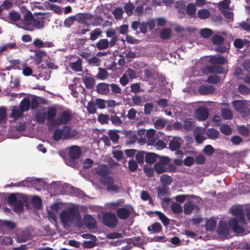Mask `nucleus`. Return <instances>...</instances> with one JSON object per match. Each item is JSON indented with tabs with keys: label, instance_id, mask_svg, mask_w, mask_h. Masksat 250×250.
Segmentation results:
<instances>
[{
	"label": "nucleus",
	"instance_id": "4468645a",
	"mask_svg": "<svg viewBox=\"0 0 250 250\" xmlns=\"http://www.w3.org/2000/svg\"><path fill=\"white\" fill-rule=\"evenodd\" d=\"M29 182V186H32L38 191H41L42 189H44L47 187V183L41 179H31Z\"/></svg>",
	"mask_w": 250,
	"mask_h": 250
},
{
	"label": "nucleus",
	"instance_id": "4d7b16f0",
	"mask_svg": "<svg viewBox=\"0 0 250 250\" xmlns=\"http://www.w3.org/2000/svg\"><path fill=\"white\" fill-rule=\"evenodd\" d=\"M230 2V0H223L222 1H221L219 3L218 7L221 11L224 10L228 9L229 8Z\"/></svg>",
	"mask_w": 250,
	"mask_h": 250
},
{
	"label": "nucleus",
	"instance_id": "5701e85b",
	"mask_svg": "<svg viewBox=\"0 0 250 250\" xmlns=\"http://www.w3.org/2000/svg\"><path fill=\"white\" fill-rule=\"evenodd\" d=\"M167 189L165 188H159L158 189V196L161 202L165 203H169L170 198L167 197Z\"/></svg>",
	"mask_w": 250,
	"mask_h": 250
},
{
	"label": "nucleus",
	"instance_id": "6e6d98bb",
	"mask_svg": "<svg viewBox=\"0 0 250 250\" xmlns=\"http://www.w3.org/2000/svg\"><path fill=\"white\" fill-rule=\"evenodd\" d=\"M110 118L107 114H101L98 116V121L102 125L108 124Z\"/></svg>",
	"mask_w": 250,
	"mask_h": 250
},
{
	"label": "nucleus",
	"instance_id": "7ed1b4c3",
	"mask_svg": "<svg viewBox=\"0 0 250 250\" xmlns=\"http://www.w3.org/2000/svg\"><path fill=\"white\" fill-rule=\"evenodd\" d=\"M78 135V132L75 129H71L69 126L64 125L62 128L56 129L53 134V139L55 141H59L61 139L64 140L74 138Z\"/></svg>",
	"mask_w": 250,
	"mask_h": 250
},
{
	"label": "nucleus",
	"instance_id": "c03bdc74",
	"mask_svg": "<svg viewBox=\"0 0 250 250\" xmlns=\"http://www.w3.org/2000/svg\"><path fill=\"white\" fill-rule=\"evenodd\" d=\"M196 8L194 3H190L188 4L186 12L188 15L190 17H193L195 15Z\"/></svg>",
	"mask_w": 250,
	"mask_h": 250
},
{
	"label": "nucleus",
	"instance_id": "f3484780",
	"mask_svg": "<svg viewBox=\"0 0 250 250\" xmlns=\"http://www.w3.org/2000/svg\"><path fill=\"white\" fill-rule=\"evenodd\" d=\"M57 114V110L55 107H51L48 108L46 114V120L51 126H55L54 121L56 120L55 118Z\"/></svg>",
	"mask_w": 250,
	"mask_h": 250
},
{
	"label": "nucleus",
	"instance_id": "603ef678",
	"mask_svg": "<svg viewBox=\"0 0 250 250\" xmlns=\"http://www.w3.org/2000/svg\"><path fill=\"white\" fill-rule=\"evenodd\" d=\"M200 34L204 38H209L212 35L213 32L211 29L205 28L200 30Z\"/></svg>",
	"mask_w": 250,
	"mask_h": 250
},
{
	"label": "nucleus",
	"instance_id": "49530a36",
	"mask_svg": "<svg viewBox=\"0 0 250 250\" xmlns=\"http://www.w3.org/2000/svg\"><path fill=\"white\" fill-rule=\"evenodd\" d=\"M35 118L39 124H42L46 119V114L45 112H39L36 114Z\"/></svg>",
	"mask_w": 250,
	"mask_h": 250
},
{
	"label": "nucleus",
	"instance_id": "f03ea898",
	"mask_svg": "<svg viewBox=\"0 0 250 250\" xmlns=\"http://www.w3.org/2000/svg\"><path fill=\"white\" fill-rule=\"evenodd\" d=\"M7 203H42L40 197L24 193H11L7 197Z\"/></svg>",
	"mask_w": 250,
	"mask_h": 250
},
{
	"label": "nucleus",
	"instance_id": "0e129e2a",
	"mask_svg": "<svg viewBox=\"0 0 250 250\" xmlns=\"http://www.w3.org/2000/svg\"><path fill=\"white\" fill-rule=\"evenodd\" d=\"M246 42L247 41L245 40H243L241 39H236L234 41L233 44L236 48L241 49L244 47Z\"/></svg>",
	"mask_w": 250,
	"mask_h": 250
},
{
	"label": "nucleus",
	"instance_id": "423d86ee",
	"mask_svg": "<svg viewBox=\"0 0 250 250\" xmlns=\"http://www.w3.org/2000/svg\"><path fill=\"white\" fill-rule=\"evenodd\" d=\"M51 187L54 189V193L51 192L49 196L50 197H54V199L56 200L54 203H63L60 201L61 199L59 197L60 195L65 194L66 193V189L64 186L59 183L55 182L52 183Z\"/></svg>",
	"mask_w": 250,
	"mask_h": 250
},
{
	"label": "nucleus",
	"instance_id": "0eeeda50",
	"mask_svg": "<svg viewBox=\"0 0 250 250\" xmlns=\"http://www.w3.org/2000/svg\"><path fill=\"white\" fill-rule=\"evenodd\" d=\"M158 161L154 165V169L158 174L165 172L166 166L169 164L170 159L167 156H158Z\"/></svg>",
	"mask_w": 250,
	"mask_h": 250
},
{
	"label": "nucleus",
	"instance_id": "58836bf2",
	"mask_svg": "<svg viewBox=\"0 0 250 250\" xmlns=\"http://www.w3.org/2000/svg\"><path fill=\"white\" fill-rule=\"evenodd\" d=\"M0 226L2 228H6L11 230L16 228L15 223L8 220H0Z\"/></svg>",
	"mask_w": 250,
	"mask_h": 250
},
{
	"label": "nucleus",
	"instance_id": "c9c22d12",
	"mask_svg": "<svg viewBox=\"0 0 250 250\" xmlns=\"http://www.w3.org/2000/svg\"><path fill=\"white\" fill-rule=\"evenodd\" d=\"M82 59L79 58L76 62L70 64V68L76 72H79L82 70Z\"/></svg>",
	"mask_w": 250,
	"mask_h": 250
},
{
	"label": "nucleus",
	"instance_id": "393cba45",
	"mask_svg": "<svg viewBox=\"0 0 250 250\" xmlns=\"http://www.w3.org/2000/svg\"><path fill=\"white\" fill-rule=\"evenodd\" d=\"M8 62L9 65L6 67V70H10L11 69H21V61L20 60H9Z\"/></svg>",
	"mask_w": 250,
	"mask_h": 250
},
{
	"label": "nucleus",
	"instance_id": "a19ab883",
	"mask_svg": "<svg viewBox=\"0 0 250 250\" xmlns=\"http://www.w3.org/2000/svg\"><path fill=\"white\" fill-rule=\"evenodd\" d=\"M222 118L225 120H230L233 117L232 111L228 108H224L221 110Z\"/></svg>",
	"mask_w": 250,
	"mask_h": 250
},
{
	"label": "nucleus",
	"instance_id": "de8ad7c7",
	"mask_svg": "<svg viewBox=\"0 0 250 250\" xmlns=\"http://www.w3.org/2000/svg\"><path fill=\"white\" fill-rule=\"evenodd\" d=\"M124 9L127 15L130 16L133 14L134 6L132 3L128 2L124 5Z\"/></svg>",
	"mask_w": 250,
	"mask_h": 250
},
{
	"label": "nucleus",
	"instance_id": "4be33fe9",
	"mask_svg": "<svg viewBox=\"0 0 250 250\" xmlns=\"http://www.w3.org/2000/svg\"><path fill=\"white\" fill-rule=\"evenodd\" d=\"M81 153L82 152L80 147L74 146L70 147L68 157L72 159L76 158L78 159L81 156Z\"/></svg>",
	"mask_w": 250,
	"mask_h": 250
},
{
	"label": "nucleus",
	"instance_id": "a18cd8bd",
	"mask_svg": "<svg viewBox=\"0 0 250 250\" xmlns=\"http://www.w3.org/2000/svg\"><path fill=\"white\" fill-rule=\"evenodd\" d=\"M198 17L201 19H206L208 18L210 15V12L206 9H202L197 12Z\"/></svg>",
	"mask_w": 250,
	"mask_h": 250
},
{
	"label": "nucleus",
	"instance_id": "338daca9",
	"mask_svg": "<svg viewBox=\"0 0 250 250\" xmlns=\"http://www.w3.org/2000/svg\"><path fill=\"white\" fill-rule=\"evenodd\" d=\"M238 89L239 92L244 95L249 94L250 92V89L243 84H240Z\"/></svg>",
	"mask_w": 250,
	"mask_h": 250
},
{
	"label": "nucleus",
	"instance_id": "a211bd4d",
	"mask_svg": "<svg viewBox=\"0 0 250 250\" xmlns=\"http://www.w3.org/2000/svg\"><path fill=\"white\" fill-rule=\"evenodd\" d=\"M95 173L101 177V178L107 177V175L110 173V170L108 167L105 165H101L95 168Z\"/></svg>",
	"mask_w": 250,
	"mask_h": 250
},
{
	"label": "nucleus",
	"instance_id": "6ab92c4d",
	"mask_svg": "<svg viewBox=\"0 0 250 250\" xmlns=\"http://www.w3.org/2000/svg\"><path fill=\"white\" fill-rule=\"evenodd\" d=\"M147 214L150 216H153V214H156L159 219L162 221V223L165 226H167L169 224V219L162 212L159 211H148L146 212Z\"/></svg>",
	"mask_w": 250,
	"mask_h": 250
},
{
	"label": "nucleus",
	"instance_id": "7c9ffc66",
	"mask_svg": "<svg viewBox=\"0 0 250 250\" xmlns=\"http://www.w3.org/2000/svg\"><path fill=\"white\" fill-rule=\"evenodd\" d=\"M158 156V155L154 153H146L145 156V161L147 164H153L156 162Z\"/></svg>",
	"mask_w": 250,
	"mask_h": 250
},
{
	"label": "nucleus",
	"instance_id": "774afa93",
	"mask_svg": "<svg viewBox=\"0 0 250 250\" xmlns=\"http://www.w3.org/2000/svg\"><path fill=\"white\" fill-rule=\"evenodd\" d=\"M145 154V152L144 151L140 150L137 152L136 154V159L139 164H142L144 163Z\"/></svg>",
	"mask_w": 250,
	"mask_h": 250
},
{
	"label": "nucleus",
	"instance_id": "f8f14e48",
	"mask_svg": "<svg viewBox=\"0 0 250 250\" xmlns=\"http://www.w3.org/2000/svg\"><path fill=\"white\" fill-rule=\"evenodd\" d=\"M218 234L222 238H227L229 234V228L226 222L221 221L217 229Z\"/></svg>",
	"mask_w": 250,
	"mask_h": 250
},
{
	"label": "nucleus",
	"instance_id": "37998d69",
	"mask_svg": "<svg viewBox=\"0 0 250 250\" xmlns=\"http://www.w3.org/2000/svg\"><path fill=\"white\" fill-rule=\"evenodd\" d=\"M108 135L110 140L113 143H117L119 141L120 136L115 130H110L108 132Z\"/></svg>",
	"mask_w": 250,
	"mask_h": 250
},
{
	"label": "nucleus",
	"instance_id": "680f3d73",
	"mask_svg": "<svg viewBox=\"0 0 250 250\" xmlns=\"http://www.w3.org/2000/svg\"><path fill=\"white\" fill-rule=\"evenodd\" d=\"M166 124L167 122L164 120L158 119L154 123V125L156 129H161L166 126Z\"/></svg>",
	"mask_w": 250,
	"mask_h": 250
},
{
	"label": "nucleus",
	"instance_id": "13d9d810",
	"mask_svg": "<svg viewBox=\"0 0 250 250\" xmlns=\"http://www.w3.org/2000/svg\"><path fill=\"white\" fill-rule=\"evenodd\" d=\"M123 13L124 11L121 7H117L112 12V14L114 15V16L116 20L121 19L123 17Z\"/></svg>",
	"mask_w": 250,
	"mask_h": 250
},
{
	"label": "nucleus",
	"instance_id": "c756f323",
	"mask_svg": "<svg viewBox=\"0 0 250 250\" xmlns=\"http://www.w3.org/2000/svg\"><path fill=\"white\" fill-rule=\"evenodd\" d=\"M208 62L212 64H223L225 62V59L223 56H211Z\"/></svg>",
	"mask_w": 250,
	"mask_h": 250
},
{
	"label": "nucleus",
	"instance_id": "864d4df0",
	"mask_svg": "<svg viewBox=\"0 0 250 250\" xmlns=\"http://www.w3.org/2000/svg\"><path fill=\"white\" fill-rule=\"evenodd\" d=\"M181 147L180 143L175 140H172L169 144V148L171 150L175 151L178 150Z\"/></svg>",
	"mask_w": 250,
	"mask_h": 250
},
{
	"label": "nucleus",
	"instance_id": "ea45409f",
	"mask_svg": "<svg viewBox=\"0 0 250 250\" xmlns=\"http://www.w3.org/2000/svg\"><path fill=\"white\" fill-rule=\"evenodd\" d=\"M99 72L96 75V78L101 80H104L107 78L108 73L105 69L99 67Z\"/></svg>",
	"mask_w": 250,
	"mask_h": 250
},
{
	"label": "nucleus",
	"instance_id": "c85d7f7f",
	"mask_svg": "<svg viewBox=\"0 0 250 250\" xmlns=\"http://www.w3.org/2000/svg\"><path fill=\"white\" fill-rule=\"evenodd\" d=\"M195 122L191 118H186L183 122V128L187 131H189L192 130L195 125Z\"/></svg>",
	"mask_w": 250,
	"mask_h": 250
},
{
	"label": "nucleus",
	"instance_id": "cd10ccee",
	"mask_svg": "<svg viewBox=\"0 0 250 250\" xmlns=\"http://www.w3.org/2000/svg\"><path fill=\"white\" fill-rule=\"evenodd\" d=\"M34 16H33L30 11H28L24 15L22 23L24 25L29 26L31 25Z\"/></svg>",
	"mask_w": 250,
	"mask_h": 250
},
{
	"label": "nucleus",
	"instance_id": "2eb2a0df",
	"mask_svg": "<svg viewBox=\"0 0 250 250\" xmlns=\"http://www.w3.org/2000/svg\"><path fill=\"white\" fill-rule=\"evenodd\" d=\"M195 115L198 120L203 121L208 118L209 113L206 108L204 107H199L196 111Z\"/></svg>",
	"mask_w": 250,
	"mask_h": 250
},
{
	"label": "nucleus",
	"instance_id": "2f4dec72",
	"mask_svg": "<svg viewBox=\"0 0 250 250\" xmlns=\"http://www.w3.org/2000/svg\"><path fill=\"white\" fill-rule=\"evenodd\" d=\"M83 82L85 87L89 89H92L95 84V79L90 77H85L83 79Z\"/></svg>",
	"mask_w": 250,
	"mask_h": 250
},
{
	"label": "nucleus",
	"instance_id": "69168bd1",
	"mask_svg": "<svg viewBox=\"0 0 250 250\" xmlns=\"http://www.w3.org/2000/svg\"><path fill=\"white\" fill-rule=\"evenodd\" d=\"M170 29L164 28L161 32L160 37L163 40L168 39L170 37Z\"/></svg>",
	"mask_w": 250,
	"mask_h": 250
},
{
	"label": "nucleus",
	"instance_id": "aec40b11",
	"mask_svg": "<svg viewBox=\"0 0 250 250\" xmlns=\"http://www.w3.org/2000/svg\"><path fill=\"white\" fill-rule=\"evenodd\" d=\"M96 92L101 95H106L109 92V84L105 83H100L96 86Z\"/></svg>",
	"mask_w": 250,
	"mask_h": 250
},
{
	"label": "nucleus",
	"instance_id": "6e6552de",
	"mask_svg": "<svg viewBox=\"0 0 250 250\" xmlns=\"http://www.w3.org/2000/svg\"><path fill=\"white\" fill-rule=\"evenodd\" d=\"M102 223L108 228H114L118 223V219L114 213L107 212L103 215Z\"/></svg>",
	"mask_w": 250,
	"mask_h": 250
},
{
	"label": "nucleus",
	"instance_id": "4c0bfd02",
	"mask_svg": "<svg viewBox=\"0 0 250 250\" xmlns=\"http://www.w3.org/2000/svg\"><path fill=\"white\" fill-rule=\"evenodd\" d=\"M160 182L163 186H167L171 184L172 179L171 176L165 174L161 176Z\"/></svg>",
	"mask_w": 250,
	"mask_h": 250
},
{
	"label": "nucleus",
	"instance_id": "e433bc0d",
	"mask_svg": "<svg viewBox=\"0 0 250 250\" xmlns=\"http://www.w3.org/2000/svg\"><path fill=\"white\" fill-rule=\"evenodd\" d=\"M207 134L208 138L215 140L219 137V132L214 128H208L207 130Z\"/></svg>",
	"mask_w": 250,
	"mask_h": 250
},
{
	"label": "nucleus",
	"instance_id": "9b49d317",
	"mask_svg": "<svg viewBox=\"0 0 250 250\" xmlns=\"http://www.w3.org/2000/svg\"><path fill=\"white\" fill-rule=\"evenodd\" d=\"M199 198L192 195L180 194L175 197V200L177 202L182 203L187 200L186 203H196L199 202Z\"/></svg>",
	"mask_w": 250,
	"mask_h": 250
},
{
	"label": "nucleus",
	"instance_id": "a878e982",
	"mask_svg": "<svg viewBox=\"0 0 250 250\" xmlns=\"http://www.w3.org/2000/svg\"><path fill=\"white\" fill-rule=\"evenodd\" d=\"M11 113L9 116L10 118H12L14 120H16L22 116L23 112L21 110V108L18 106L12 107Z\"/></svg>",
	"mask_w": 250,
	"mask_h": 250
},
{
	"label": "nucleus",
	"instance_id": "9d476101",
	"mask_svg": "<svg viewBox=\"0 0 250 250\" xmlns=\"http://www.w3.org/2000/svg\"><path fill=\"white\" fill-rule=\"evenodd\" d=\"M234 109L242 116L245 117L250 113V109L246 104L242 100L233 101L232 103Z\"/></svg>",
	"mask_w": 250,
	"mask_h": 250
},
{
	"label": "nucleus",
	"instance_id": "f257e3e1",
	"mask_svg": "<svg viewBox=\"0 0 250 250\" xmlns=\"http://www.w3.org/2000/svg\"><path fill=\"white\" fill-rule=\"evenodd\" d=\"M230 211L231 214L236 218H231L229 220L228 222L229 227L236 234H243L245 231L244 227L239 225V222L243 225L247 224L243 209L239 206H233L230 208Z\"/></svg>",
	"mask_w": 250,
	"mask_h": 250
},
{
	"label": "nucleus",
	"instance_id": "3c124183",
	"mask_svg": "<svg viewBox=\"0 0 250 250\" xmlns=\"http://www.w3.org/2000/svg\"><path fill=\"white\" fill-rule=\"evenodd\" d=\"M220 129L221 132L226 135H229L232 133L231 128L229 125L227 124H223L221 125Z\"/></svg>",
	"mask_w": 250,
	"mask_h": 250
},
{
	"label": "nucleus",
	"instance_id": "20e7f679",
	"mask_svg": "<svg viewBox=\"0 0 250 250\" xmlns=\"http://www.w3.org/2000/svg\"><path fill=\"white\" fill-rule=\"evenodd\" d=\"M114 179L108 176L104 178H100V183L104 186L106 187V190L111 193H117L122 188V183L121 182L115 184Z\"/></svg>",
	"mask_w": 250,
	"mask_h": 250
},
{
	"label": "nucleus",
	"instance_id": "1a4fd4ad",
	"mask_svg": "<svg viewBox=\"0 0 250 250\" xmlns=\"http://www.w3.org/2000/svg\"><path fill=\"white\" fill-rule=\"evenodd\" d=\"M72 119V113L70 110H63L54 121L55 126L67 124Z\"/></svg>",
	"mask_w": 250,
	"mask_h": 250
},
{
	"label": "nucleus",
	"instance_id": "b1692460",
	"mask_svg": "<svg viewBox=\"0 0 250 250\" xmlns=\"http://www.w3.org/2000/svg\"><path fill=\"white\" fill-rule=\"evenodd\" d=\"M84 223L85 226L90 229H95L97 225L95 219L89 215H87L84 217Z\"/></svg>",
	"mask_w": 250,
	"mask_h": 250
},
{
	"label": "nucleus",
	"instance_id": "052dcab7",
	"mask_svg": "<svg viewBox=\"0 0 250 250\" xmlns=\"http://www.w3.org/2000/svg\"><path fill=\"white\" fill-rule=\"evenodd\" d=\"M176 7L179 13L185 14L186 10V4L183 1H179L176 2Z\"/></svg>",
	"mask_w": 250,
	"mask_h": 250
},
{
	"label": "nucleus",
	"instance_id": "79ce46f5",
	"mask_svg": "<svg viewBox=\"0 0 250 250\" xmlns=\"http://www.w3.org/2000/svg\"><path fill=\"white\" fill-rule=\"evenodd\" d=\"M216 221L213 219H210L206 223V228L208 231H213L216 228Z\"/></svg>",
	"mask_w": 250,
	"mask_h": 250
},
{
	"label": "nucleus",
	"instance_id": "8fccbe9b",
	"mask_svg": "<svg viewBox=\"0 0 250 250\" xmlns=\"http://www.w3.org/2000/svg\"><path fill=\"white\" fill-rule=\"evenodd\" d=\"M130 91L135 94L143 92V90L141 89L140 83H133L130 85Z\"/></svg>",
	"mask_w": 250,
	"mask_h": 250
},
{
	"label": "nucleus",
	"instance_id": "473e14b6",
	"mask_svg": "<svg viewBox=\"0 0 250 250\" xmlns=\"http://www.w3.org/2000/svg\"><path fill=\"white\" fill-rule=\"evenodd\" d=\"M96 47L99 50L106 49L109 47V42L107 39H101L96 44Z\"/></svg>",
	"mask_w": 250,
	"mask_h": 250
},
{
	"label": "nucleus",
	"instance_id": "e2e57ef3",
	"mask_svg": "<svg viewBox=\"0 0 250 250\" xmlns=\"http://www.w3.org/2000/svg\"><path fill=\"white\" fill-rule=\"evenodd\" d=\"M95 104L97 107L101 109H104L106 107V101L103 99H96Z\"/></svg>",
	"mask_w": 250,
	"mask_h": 250
},
{
	"label": "nucleus",
	"instance_id": "39448f33",
	"mask_svg": "<svg viewBox=\"0 0 250 250\" xmlns=\"http://www.w3.org/2000/svg\"><path fill=\"white\" fill-rule=\"evenodd\" d=\"M78 217H80V213L77 209L74 208H70L67 211L63 210L60 213V219L64 224L71 222Z\"/></svg>",
	"mask_w": 250,
	"mask_h": 250
},
{
	"label": "nucleus",
	"instance_id": "dca6fc26",
	"mask_svg": "<svg viewBox=\"0 0 250 250\" xmlns=\"http://www.w3.org/2000/svg\"><path fill=\"white\" fill-rule=\"evenodd\" d=\"M93 17V15L90 13H79L77 15V19L76 18V19L79 23L86 24V25L89 27L90 24L89 23H87V21L91 20Z\"/></svg>",
	"mask_w": 250,
	"mask_h": 250
},
{
	"label": "nucleus",
	"instance_id": "f704fd0d",
	"mask_svg": "<svg viewBox=\"0 0 250 250\" xmlns=\"http://www.w3.org/2000/svg\"><path fill=\"white\" fill-rule=\"evenodd\" d=\"M147 230L149 231H152L153 233H158L162 231V227L159 223L156 222L148 227Z\"/></svg>",
	"mask_w": 250,
	"mask_h": 250
},
{
	"label": "nucleus",
	"instance_id": "72a5a7b5",
	"mask_svg": "<svg viewBox=\"0 0 250 250\" xmlns=\"http://www.w3.org/2000/svg\"><path fill=\"white\" fill-rule=\"evenodd\" d=\"M21 108L22 111L25 112L29 110L30 106V100L28 98H24L21 102L20 106H18Z\"/></svg>",
	"mask_w": 250,
	"mask_h": 250
},
{
	"label": "nucleus",
	"instance_id": "412c9836",
	"mask_svg": "<svg viewBox=\"0 0 250 250\" xmlns=\"http://www.w3.org/2000/svg\"><path fill=\"white\" fill-rule=\"evenodd\" d=\"M215 88L211 85H202L199 87L198 91L202 95H208L213 94Z\"/></svg>",
	"mask_w": 250,
	"mask_h": 250
},
{
	"label": "nucleus",
	"instance_id": "09e8293b",
	"mask_svg": "<svg viewBox=\"0 0 250 250\" xmlns=\"http://www.w3.org/2000/svg\"><path fill=\"white\" fill-rule=\"evenodd\" d=\"M212 42L214 45L222 44L224 42V38L219 35H214L211 39Z\"/></svg>",
	"mask_w": 250,
	"mask_h": 250
},
{
	"label": "nucleus",
	"instance_id": "ddd939ff",
	"mask_svg": "<svg viewBox=\"0 0 250 250\" xmlns=\"http://www.w3.org/2000/svg\"><path fill=\"white\" fill-rule=\"evenodd\" d=\"M44 15L42 13L37 14L34 18L32 25L37 29H42L44 26Z\"/></svg>",
	"mask_w": 250,
	"mask_h": 250
},
{
	"label": "nucleus",
	"instance_id": "5fc2aeb1",
	"mask_svg": "<svg viewBox=\"0 0 250 250\" xmlns=\"http://www.w3.org/2000/svg\"><path fill=\"white\" fill-rule=\"evenodd\" d=\"M95 105V102L93 101H91L88 103L86 108L89 114H93L96 113L97 110Z\"/></svg>",
	"mask_w": 250,
	"mask_h": 250
},
{
	"label": "nucleus",
	"instance_id": "bb28decb",
	"mask_svg": "<svg viewBox=\"0 0 250 250\" xmlns=\"http://www.w3.org/2000/svg\"><path fill=\"white\" fill-rule=\"evenodd\" d=\"M116 214L119 219L125 220L128 217L130 212L127 209L122 208L117 209Z\"/></svg>",
	"mask_w": 250,
	"mask_h": 250
},
{
	"label": "nucleus",
	"instance_id": "bf43d9fd",
	"mask_svg": "<svg viewBox=\"0 0 250 250\" xmlns=\"http://www.w3.org/2000/svg\"><path fill=\"white\" fill-rule=\"evenodd\" d=\"M102 31L100 28H96L90 33V40L95 41L102 34Z\"/></svg>",
	"mask_w": 250,
	"mask_h": 250
}]
</instances>
